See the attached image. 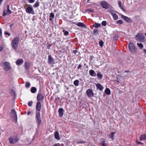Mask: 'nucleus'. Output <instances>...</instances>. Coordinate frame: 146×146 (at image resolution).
<instances>
[{
  "mask_svg": "<svg viewBox=\"0 0 146 146\" xmlns=\"http://www.w3.org/2000/svg\"><path fill=\"white\" fill-rule=\"evenodd\" d=\"M146 139V134H143L140 135L139 139L140 141Z\"/></svg>",
  "mask_w": 146,
  "mask_h": 146,
  "instance_id": "25",
  "label": "nucleus"
},
{
  "mask_svg": "<svg viewBox=\"0 0 146 146\" xmlns=\"http://www.w3.org/2000/svg\"><path fill=\"white\" fill-rule=\"evenodd\" d=\"M64 110L63 108H60L58 109L59 115L60 117H62L63 114Z\"/></svg>",
  "mask_w": 146,
  "mask_h": 146,
  "instance_id": "20",
  "label": "nucleus"
},
{
  "mask_svg": "<svg viewBox=\"0 0 146 146\" xmlns=\"http://www.w3.org/2000/svg\"><path fill=\"white\" fill-rule=\"evenodd\" d=\"M64 31V34L65 35H67L68 34V32L67 31Z\"/></svg>",
  "mask_w": 146,
  "mask_h": 146,
  "instance_id": "43",
  "label": "nucleus"
},
{
  "mask_svg": "<svg viewBox=\"0 0 146 146\" xmlns=\"http://www.w3.org/2000/svg\"><path fill=\"white\" fill-rule=\"evenodd\" d=\"M30 65V63L29 62H26L25 63V68L26 69H28Z\"/></svg>",
  "mask_w": 146,
  "mask_h": 146,
  "instance_id": "22",
  "label": "nucleus"
},
{
  "mask_svg": "<svg viewBox=\"0 0 146 146\" xmlns=\"http://www.w3.org/2000/svg\"><path fill=\"white\" fill-rule=\"evenodd\" d=\"M23 62V61L22 59H19L17 60L16 61V64L18 65H19L22 64Z\"/></svg>",
  "mask_w": 146,
  "mask_h": 146,
  "instance_id": "18",
  "label": "nucleus"
},
{
  "mask_svg": "<svg viewBox=\"0 0 146 146\" xmlns=\"http://www.w3.org/2000/svg\"><path fill=\"white\" fill-rule=\"evenodd\" d=\"M97 76L99 78V79H101L103 77V75L100 73H98L97 74Z\"/></svg>",
  "mask_w": 146,
  "mask_h": 146,
  "instance_id": "36",
  "label": "nucleus"
},
{
  "mask_svg": "<svg viewBox=\"0 0 146 146\" xmlns=\"http://www.w3.org/2000/svg\"><path fill=\"white\" fill-rule=\"evenodd\" d=\"M19 38L18 37H16L11 42V45L14 49H17L18 46Z\"/></svg>",
  "mask_w": 146,
  "mask_h": 146,
  "instance_id": "1",
  "label": "nucleus"
},
{
  "mask_svg": "<svg viewBox=\"0 0 146 146\" xmlns=\"http://www.w3.org/2000/svg\"><path fill=\"white\" fill-rule=\"evenodd\" d=\"M98 30L97 29H94L93 31V33L94 34H96V33H98Z\"/></svg>",
  "mask_w": 146,
  "mask_h": 146,
  "instance_id": "42",
  "label": "nucleus"
},
{
  "mask_svg": "<svg viewBox=\"0 0 146 146\" xmlns=\"http://www.w3.org/2000/svg\"><path fill=\"white\" fill-rule=\"evenodd\" d=\"M76 25L77 26L80 27H86L85 25L81 22H79L78 23H76Z\"/></svg>",
  "mask_w": 146,
  "mask_h": 146,
  "instance_id": "24",
  "label": "nucleus"
},
{
  "mask_svg": "<svg viewBox=\"0 0 146 146\" xmlns=\"http://www.w3.org/2000/svg\"><path fill=\"white\" fill-rule=\"evenodd\" d=\"M41 104L40 102L38 101L36 103V110L37 111H40L41 109Z\"/></svg>",
  "mask_w": 146,
  "mask_h": 146,
  "instance_id": "14",
  "label": "nucleus"
},
{
  "mask_svg": "<svg viewBox=\"0 0 146 146\" xmlns=\"http://www.w3.org/2000/svg\"><path fill=\"white\" fill-rule=\"evenodd\" d=\"M96 86L97 88L99 89L100 90H102L103 89V86L100 84H96Z\"/></svg>",
  "mask_w": 146,
  "mask_h": 146,
  "instance_id": "21",
  "label": "nucleus"
},
{
  "mask_svg": "<svg viewBox=\"0 0 146 146\" xmlns=\"http://www.w3.org/2000/svg\"><path fill=\"white\" fill-rule=\"evenodd\" d=\"M48 63L49 64H53L54 63V62L53 59L50 55L48 56Z\"/></svg>",
  "mask_w": 146,
  "mask_h": 146,
  "instance_id": "13",
  "label": "nucleus"
},
{
  "mask_svg": "<svg viewBox=\"0 0 146 146\" xmlns=\"http://www.w3.org/2000/svg\"><path fill=\"white\" fill-rule=\"evenodd\" d=\"M54 137L55 138L58 140H59L60 139V138L59 136V134L58 132L57 131H56L54 132Z\"/></svg>",
  "mask_w": 146,
  "mask_h": 146,
  "instance_id": "19",
  "label": "nucleus"
},
{
  "mask_svg": "<svg viewBox=\"0 0 146 146\" xmlns=\"http://www.w3.org/2000/svg\"><path fill=\"white\" fill-rule=\"evenodd\" d=\"M128 48L129 50L133 53H135L137 51V49L132 42H130L128 45Z\"/></svg>",
  "mask_w": 146,
  "mask_h": 146,
  "instance_id": "5",
  "label": "nucleus"
},
{
  "mask_svg": "<svg viewBox=\"0 0 146 146\" xmlns=\"http://www.w3.org/2000/svg\"><path fill=\"white\" fill-rule=\"evenodd\" d=\"M121 17L122 19L127 22H129L131 21V19L130 18L123 15H122Z\"/></svg>",
  "mask_w": 146,
  "mask_h": 146,
  "instance_id": "15",
  "label": "nucleus"
},
{
  "mask_svg": "<svg viewBox=\"0 0 146 146\" xmlns=\"http://www.w3.org/2000/svg\"><path fill=\"white\" fill-rule=\"evenodd\" d=\"M32 103L33 102L32 101H30L28 102V105L29 106L31 107L32 106Z\"/></svg>",
  "mask_w": 146,
  "mask_h": 146,
  "instance_id": "39",
  "label": "nucleus"
},
{
  "mask_svg": "<svg viewBox=\"0 0 146 146\" xmlns=\"http://www.w3.org/2000/svg\"><path fill=\"white\" fill-rule=\"evenodd\" d=\"M10 115L13 121L16 123L17 121V116L16 112L13 109L11 110Z\"/></svg>",
  "mask_w": 146,
  "mask_h": 146,
  "instance_id": "4",
  "label": "nucleus"
},
{
  "mask_svg": "<svg viewBox=\"0 0 146 146\" xmlns=\"http://www.w3.org/2000/svg\"><path fill=\"white\" fill-rule=\"evenodd\" d=\"M137 44L139 48L140 49H143V45L142 43H137Z\"/></svg>",
  "mask_w": 146,
  "mask_h": 146,
  "instance_id": "31",
  "label": "nucleus"
},
{
  "mask_svg": "<svg viewBox=\"0 0 146 146\" xmlns=\"http://www.w3.org/2000/svg\"><path fill=\"white\" fill-rule=\"evenodd\" d=\"M86 11H89L91 12H94V10L92 9H89L86 10Z\"/></svg>",
  "mask_w": 146,
  "mask_h": 146,
  "instance_id": "40",
  "label": "nucleus"
},
{
  "mask_svg": "<svg viewBox=\"0 0 146 146\" xmlns=\"http://www.w3.org/2000/svg\"><path fill=\"white\" fill-rule=\"evenodd\" d=\"M86 93L88 97H93L94 96V94L91 89H89L87 90Z\"/></svg>",
  "mask_w": 146,
  "mask_h": 146,
  "instance_id": "12",
  "label": "nucleus"
},
{
  "mask_svg": "<svg viewBox=\"0 0 146 146\" xmlns=\"http://www.w3.org/2000/svg\"><path fill=\"white\" fill-rule=\"evenodd\" d=\"M77 52V51L76 50H74L73 51V53L74 54H76V53Z\"/></svg>",
  "mask_w": 146,
  "mask_h": 146,
  "instance_id": "53",
  "label": "nucleus"
},
{
  "mask_svg": "<svg viewBox=\"0 0 146 146\" xmlns=\"http://www.w3.org/2000/svg\"><path fill=\"white\" fill-rule=\"evenodd\" d=\"M31 84L30 82H26L25 84V86L26 88H29Z\"/></svg>",
  "mask_w": 146,
  "mask_h": 146,
  "instance_id": "33",
  "label": "nucleus"
},
{
  "mask_svg": "<svg viewBox=\"0 0 146 146\" xmlns=\"http://www.w3.org/2000/svg\"><path fill=\"white\" fill-rule=\"evenodd\" d=\"M54 14L52 13H50V19L49 20L50 21H52V19H53L54 18Z\"/></svg>",
  "mask_w": 146,
  "mask_h": 146,
  "instance_id": "27",
  "label": "nucleus"
},
{
  "mask_svg": "<svg viewBox=\"0 0 146 146\" xmlns=\"http://www.w3.org/2000/svg\"><path fill=\"white\" fill-rule=\"evenodd\" d=\"M60 144H55L53 145V146H60Z\"/></svg>",
  "mask_w": 146,
  "mask_h": 146,
  "instance_id": "51",
  "label": "nucleus"
},
{
  "mask_svg": "<svg viewBox=\"0 0 146 146\" xmlns=\"http://www.w3.org/2000/svg\"><path fill=\"white\" fill-rule=\"evenodd\" d=\"M135 38V39L138 41L143 42L145 41V37L141 33H139L136 35Z\"/></svg>",
  "mask_w": 146,
  "mask_h": 146,
  "instance_id": "2",
  "label": "nucleus"
},
{
  "mask_svg": "<svg viewBox=\"0 0 146 146\" xmlns=\"http://www.w3.org/2000/svg\"><path fill=\"white\" fill-rule=\"evenodd\" d=\"M5 34L6 35H8L9 36L10 35V34L7 32H5Z\"/></svg>",
  "mask_w": 146,
  "mask_h": 146,
  "instance_id": "48",
  "label": "nucleus"
},
{
  "mask_svg": "<svg viewBox=\"0 0 146 146\" xmlns=\"http://www.w3.org/2000/svg\"><path fill=\"white\" fill-rule=\"evenodd\" d=\"M118 5L119 7L121 8V9L122 10L124 11H125L124 9L123 8V5H121V2L120 1H118Z\"/></svg>",
  "mask_w": 146,
  "mask_h": 146,
  "instance_id": "23",
  "label": "nucleus"
},
{
  "mask_svg": "<svg viewBox=\"0 0 146 146\" xmlns=\"http://www.w3.org/2000/svg\"><path fill=\"white\" fill-rule=\"evenodd\" d=\"M31 92L33 93H35L36 91V89L35 87H31Z\"/></svg>",
  "mask_w": 146,
  "mask_h": 146,
  "instance_id": "26",
  "label": "nucleus"
},
{
  "mask_svg": "<svg viewBox=\"0 0 146 146\" xmlns=\"http://www.w3.org/2000/svg\"><path fill=\"white\" fill-rule=\"evenodd\" d=\"M51 45L50 44H46V46L47 48L48 49H49L50 48V47Z\"/></svg>",
  "mask_w": 146,
  "mask_h": 146,
  "instance_id": "45",
  "label": "nucleus"
},
{
  "mask_svg": "<svg viewBox=\"0 0 146 146\" xmlns=\"http://www.w3.org/2000/svg\"><path fill=\"white\" fill-rule=\"evenodd\" d=\"M115 133V132H112L110 134V137L113 139H114V137H113V135Z\"/></svg>",
  "mask_w": 146,
  "mask_h": 146,
  "instance_id": "34",
  "label": "nucleus"
},
{
  "mask_svg": "<svg viewBox=\"0 0 146 146\" xmlns=\"http://www.w3.org/2000/svg\"><path fill=\"white\" fill-rule=\"evenodd\" d=\"M100 4L103 8L106 9H108L109 7L108 3L107 2L104 1H101L100 3Z\"/></svg>",
  "mask_w": 146,
  "mask_h": 146,
  "instance_id": "11",
  "label": "nucleus"
},
{
  "mask_svg": "<svg viewBox=\"0 0 146 146\" xmlns=\"http://www.w3.org/2000/svg\"><path fill=\"white\" fill-rule=\"evenodd\" d=\"M35 0H29V2L30 3H34Z\"/></svg>",
  "mask_w": 146,
  "mask_h": 146,
  "instance_id": "46",
  "label": "nucleus"
},
{
  "mask_svg": "<svg viewBox=\"0 0 146 146\" xmlns=\"http://www.w3.org/2000/svg\"><path fill=\"white\" fill-rule=\"evenodd\" d=\"M114 39L116 40L117 39V38H118V37L117 36L115 35L114 36Z\"/></svg>",
  "mask_w": 146,
  "mask_h": 146,
  "instance_id": "47",
  "label": "nucleus"
},
{
  "mask_svg": "<svg viewBox=\"0 0 146 146\" xmlns=\"http://www.w3.org/2000/svg\"><path fill=\"white\" fill-rule=\"evenodd\" d=\"M102 25L104 26H106L107 24V23L105 21H103L102 23Z\"/></svg>",
  "mask_w": 146,
  "mask_h": 146,
  "instance_id": "38",
  "label": "nucleus"
},
{
  "mask_svg": "<svg viewBox=\"0 0 146 146\" xmlns=\"http://www.w3.org/2000/svg\"><path fill=\"white\" fill-rule=\"evenodd\" d=\"M10 5H8L7 6V10H4L3 11V16H4L9 14V15L11 13V11L10 10Z\"/></svg>",
  "mask_w": 146,
  "mask_h": 146,
  "instance_id": "9",
  "label": "nucleus"
},
{
  "mask_svg": "<svg viewBox=\"0 0 146 146\" xmlns=\"http://www.w3.org/2000/svg\"><path fill=\"white\" fill-rule=\"evenodd\" d=\"M102 146H107L106 145L105 142L104 141H102Z\"/></svg>",
  "mask_w": 146,
  "mask_h": 146,
  "instance_id": "41",
  "label": "nucleus"
},
{
  "mask_svg": "<svg viewBox=\"0 0 146 146\" xmlns=\"http://www.w3.org/2000/svg\"><path fill=\"white\" fill-rule=\"evenodd\" d=\"M3 47L2 46H0V51H1L3 50Z\"/></svg>",
  "mask_w": 146,
  "mask_h": 146,
  "instance_id": "52",
  "label": "nucleus"
},
{
  "mask_svg": "<svg viewBox=\"0 0 146 146\" xmlns=\"http://www.w3.org/2000/svg\"><path fill=\"white\" fill-rule=\"evenodd\" d=\"M3 69L6 71H9L11 69L10 64L8 62H4L3 64Z\"/></svg>",
  "mask_w": 146,
  "mask_h": 146,
  "instance_id": "6",
  "label": "nucleus"
},
{
  "mask_svg": "<svg viewBox=\"0 0 146 146\" xmlns=\"http://www.w3.org/2000/svg\"><path fill=\"white\" fill-rule=\"evenodd\" d=\"M2 36V30L0 28V38H1Z\"/></svg>",
  "mask_w": 146,
  "mask_h": 146,
  "instance_id": "44",
  "label": "nucleus"
},
{
  "mask_svg": "<svg viewBox=\"0 0 146 146\" xmlns=\"http://www.w3.org/2000/svg\"><path fill=\"white\" fill-rule=\"evenodd\" d=\"M39 5V2L38 1L36 2V3L34 4V5H33V7H34L36 8L38 7Z\"/></svg>",
  "mask_w": 146,
  "mask_h": 146,
  "instance_id": "29",
  "label": "nucleus"
},
{
  "mask_svg": "<svg viewBox=\"0 0 146 146\" xmlns=\"http://www.w3.org/2000/svg\"><path fill=\"white\" fill-rule=\"evenodd\" d=\"M3 0H0V4L1 5Z\"/></svg>",
  "mask_w": 146,
  "mask_h": 146,
  "instance_id": "57",
  "label": "nucleus"
},
{
  "mask_svg": "<svg viewBox=\"0 0 146 146\" xmlns=\"http://www.w3.org/2000/svg\"><path fill=\"white\" fill-rule=\"evenodd\" d=\"M109 11L112 15L114 20H116L118 19V16L115 13V11L111 9H109Z\"/></svg>",
  "mask_w": 146,
  "mask_h": 146,
  "instance_id": "8",
  "label": "nucleus"
},
{
  "mask_svg": "<svg viewBox=\"0 0 146 146\" xmlns=\"http://www.w3.org/2000/svg\"><path fill=\"white\" fill-rule=\"evenodd\" d=\"M86 64H84V66H86Z\"/></svg>",
  "mask_w": 146,
  "mask_h": 146,
  "instance_id": "59",
  "label": "nucleus"
},
{
  "mask_svg": "<svg viewBox=\"0 0 146 146\" xmlns=\"http://www.w3.org/2000/svg\"><path fill=\"white\" fill-rule=\"evenodd\" d=\"M56 10H54V12H56Z\"/></svg>",
  "mask_w": 146,
  "mask_h": 146,
  "instance_id": "58",
  "label": "nucleus"
},
{
  "mask_svg": "<svg viewBox=\"0 0 146 146\" xmlns=\"http://www.w3.org/2000/svg\"><path fill=\"white\" fill-rule=\"evenodd\" d=\"M43 98L44 97L42 94H38L37 97V100L38 101H39L40 100L43 99Z\"/></svg>",
  "mask_w": 146,
  "mask_h": 146,
  "instance_id": "17",
  "label": "nucleus"
},
{
  "mask_svg": "<svg viewBox=\"0 0 146 146\" xmlns=\"http://www.w3.org/2000/svg\"><path fill=\"white\" fill-rule=\"evenodd\" d=\"M84 141H80V142H77V143L78 144H79V143H84Z\"/></svg>",
  "mask_w": 146,
  "mask_h": 146,
  "instance_id": "50",
  "label": "nucleus"
},
{
  "mask_svg": "<svg viewBox=\"0 0 146 146\" xmlns=\"http://www.w3.org/2000/svg\"><path fill=\"white\" fill-rule=\"evenodd\" d=\"M74 84L76 86H77L79 85V81L78 80H76L74 82Z\"/></svg>",
  "mask_w": 146,
  "mask_h": 146,
  "instance_id": "32",
  "label": "nucleus"
},
{
  "mask_svg": "<svg viewBox=\"0 0 146 146\" xmlns=\"http://www.w3.org/2000/svg\"><path fill=\"white\" fill-rule=\"evenodd\" d=\"M40 117V112L36 111V119L38 125H39L42 122Z\"/></svg>",
  "mask_w": 146,
  "mask_h": 146,
  "instance_id": "7",
  "label": "nucleus"
},
{
  "mask_svg": "<svg viewBox=\"0 0 146 146\" xmlns=\"http://www.w3.org/2000/svg\"><path fill=\"white\" fill-rule=\"evenodd\" d=\"M9 142L11 144H14L17 142L19 140V139L15 137H10L9 139Z\"/></svg>",
  "mask_w": 146,
  "mask_h": 146,
  "instance_id": "10",
  "label": "nucleus"
},
{
  "mask_svg": "<svg viewBox=\"0 0 146 146\" xmlns=\"http://www.w3.org/2000/svg\"><path fill=\"white\" fill-rule=\"evenodd\" d=\"M31 112L30 111H29L27 112V114L28 115H29L31 113Z\"/></svg>",
  "mask_w": 146,
  "mask_h": 146,
  "instance_id": "56",
  "label": "nucleus"
},
{
  "mask_svg": "<svg viewBox=\"0 0 146 146\" xmlns=\"http://www.w3.org/2000/svg\"><path fill=\"white\" fill-rule=\"evenodd\" d=\"M90 75L92 76H96V74L95 71L93 70H90L89 71Z\"/></svg>",
  "mask_w": 146,
  "mask_h": 146,
  "instance_id": "16",
  "label": "nucleus"
},
{
  "mask_svg": "<svg viewBox=\"0 0 146 146\" xmlns=\"http://www.w3.org/2000/svg\"><path fill=\"white\" fill-rule=\"evenodd\" d=\"M93 26L94 27L96 28H97L100 27L101 26V25L100 24L96 23L94 24Z\"/></svg>",
  "mask_w": 146,
  "mask_h": 146,
  "instance_id": "30",
  "label": "nucleus"
},
{
  "mask_svg": "<svg viewBox=\"0 0 146 146\" xmlns=\"http://www.w3.org/2000/svg\"><path fill=\"white\" fill-rule=\"evenodd\" d=\"M145 35H146V33L145 34Z\"/></svg>",
  "mask_w": 146,
  "mask_h": 146,
  "instance_id": "60",
  "label": "nucleus"
},
{
  "mask_svg": "<svg viewBox=\"0 0 146 146\" xmlns=\"http://www.w3.org/2000/svg\"><path fill=\"white\" fill-rule=\"evenodd\" d=\"M99 44L100 46L102 47L103 46L104 42L102 40L100 41L99 42Z\"/></svg>",
  "mask_w": 146,
  "mask_h": 146,
  "instance_id": "37",
  "label": "nucleus"
},
{
  "mask_svg": "<svg viewBox=\"0 0 146 146\" xmlns=\"http://www.w3.org/2000/svg\"><path fill=\"white\" fill-rule=\"evenodd\" d=\"M105 93L107 95H109L111 94L110 89L108 88H107L105 90Z\"/></svg>",
  "mask_w": 146,
  "mask_h": 146,
  "instance_id": "28",
  "label": "nucleus"
},
{
  "mask_svg": "<svg viewBox=\"0 0 146 146\" xmlns=\"http://www.w3.org/2000/svg\"><path fill=\"white\" fill-rule=\"evenodd\" d=\"M136 142H137V143L139 144H140V143H141V142H139V141H136Z\"/></svg>",
  "mask_w": 146,
  "mask_h": 146,
  "instance_id": "55",
  "label": "nucleus"
},
{
  "mask_svg": "<svg viewBox=\"0 0 146 146\" xmlns=\"http://www.w3.org/2000/svg\"><path fill=\"white\" fill-rule=\"evenodd\" d=\"M123 23V21L121 20H120L117 21L116 22V23L119 25H121Z\"/></svg>",
  "mask_w": 146,
  "mask_h": 146,
  "instance_id": "35",
  "label": "nucleus"
},
{
  "mask_svg": "<svg viewBox=\"0 0 146 146\" xmlns=\"http://www.w3.org/2000/svg\"><path fill=\"white\" fill-rule=\"evenodd\" d=\"M143 51L146 54V49H143Z\"/></svg>",
  "mask_w": 146,
  "mask_h": 146,
  "instance_id": "54",
  "label": "nucleus"
},
{
  "mask_svg": "<svg viewBox=\"0 0 146 146\" xmlns=\"http://www.w3.org/2000/svg\"><path fill=\"white\" fill-rule=\"evenodd\" d=\"M25 11L27 13L29 14H34L35 13L32 6L30 4L26 8Z\"/></svg>",
  "mask_w": 146,
  "mask_h": 146,
  "instance_id": "3",
  "label": "nucleus"
},
{
  "mask_svg": "<svg viewBox=\"0 0 146 146\" xmlns=\"http://www.w3.org/2000/svg\"><path fill=\"white\" fill-rule=\"evenodd\" d=\"M82 67V66L81 64H80L77 67L78 69H79L80 68Z\"/></svg>",
  "mask_w": 146,
  "mask_h": 146,
  "instance_id": "49",
  "label": "nucleus"
}]
</instances>
